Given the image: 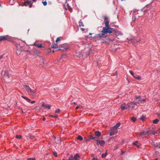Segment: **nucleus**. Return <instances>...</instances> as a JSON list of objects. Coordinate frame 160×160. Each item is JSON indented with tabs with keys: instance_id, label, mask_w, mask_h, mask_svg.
I'll return each mask as SVG.
<instances>
[{
	"instance_id": "obj_1",
	"label": "nucleus",
	"mask_w": 160,
	"mask_h": 160,
	"mask_svg": "<svg viewBox=\"0 0 160 160\" xmlns=\"http://www.w3.org/2000/svg\"><path fill=\"white\" fill-rule=\"evenodd\" d=\"M113 29L109 28H106V27H104L102 29V32H103V33L105 34H107L108 33H111L112 32V30Z\"/></svg>"
},
{
	"instance_id": "obj_2",
	"label": "nucleus",
	"mask_w": 160,
	"mask_h": 160,
	"mask_svg": "<svg viewBox=\"0 0 160 160\" xmlns=\"http://www.w3.org/2000/svg\"><path fill=\"white\" fill-rule=\"evenodd\" d=\"M2 75L4 80L8 79L9 78V74L7 70L2 71Z\"/></svg>"
},
{
	"instance_id": "obj_3",
	"label": "nucleus",
	"mask_w": 160,
	"mask_h": 160,
	"mask_svg": "<svg viewBox=\"0 0 160 160\" xmlns=\"http://www.w3.org/2000/svg\"><path fill=\"white\" fill-rule=\"evenodd\" d=\"M69 48V47L68 46L65 45H60L59 47L58 50H61L63 51H65L67 50Z\"/></svg>"
},
{
	"instance_id": "obj_4",
	"label": "nucleus",
	"mask_w": 160,
	"mask_h": 160,
	"mask_svg": "<svg viewBox=\"0 0 160 160\" xmlns=\"http://www.w3.org/2000/svg\"><path fill=\"white\" fill-rule=\"evenodd\" d=\"M37 92V90L36 89H35L34 90H32V89L31 91L29 92V93H28L32 96L33 97H35L36 96V92Z\"/></svg>"
},
{
	"instance_id": "obj_5",
	"label": "nucleus",
	"mask_w": 160,
	"mask_h": 160,
	"mask_svg": "<svg viewBox=\"0 0 160 160\" xmlns=\"http://www.w3.org/2000/svg\"><path fill=\"white\" fill-rule=\"evenodd\" d=\"M31 1H27L24 2L23 5L26 6L29 5V7L31 8L32 7V3H31Z\"/></svg>"
},
{
	"instance_id": "obj_6",
	"label": "nucleus",
	"mask_w": 160,
	"mask_h": 160,
	"mask_svg": "<svg viewBox=\"0 0 160 160\" xmlns=\"http://www.w3.org/2000/svg\"><path fill=\"white\" fill-rule=\"evenodd\" d=\"M116 131V129L113 127H112L110 129V136H112L114 134V133Z\"/></svg>"
},
{
	"instance_id": "obj_7",
	"label": "nucleus",
	"mask_w": 160,
	"mask_h": 160,
	"mask_svg": "<svg viewBox=\"0 0 160 160\" xmlns=\"http://www.w3.org/2000/svg\"><path fill=\"white\" fill-rule=\"evenodd\" d=\"M121 108L123 110H124L129 108L128 107V106L127 105V104H126L125 103L121 105Z\"/></svg>"
},
{
	"instance_id": "obj_8",
	"label": "nucleus",
	"mask_w": 160,
	"mask_h": 160,
	"mask_svg": "<svg viewBox=\"0 0 160 160\" xmlns=\"http://www.w3.org/2000/svg\"><path fill=\"white\" fill-rule=\"evenodd\" d=\"M23 86L26 91L28 92V93H29V92L31 91V88L28 85H23Z\"/></svg>"
},
{
	"instance_id": "obj_9",
	"label": "nucleus",
	"mask_w": 160,
	"mask_h": 160,
	"mask_svg": "<svg viewBox=\"0 0 160 160\" xmlns=\"http://www.w3.org/2000/svg\"><path fill=\"white\" fill-rule=\"evenodd\" d=\"M149 132V131L147 130H146V131H143L142 132H141L140 133V135L141 136H143L147 135L148 132Z\"/></svg>"
},
{
	"instance_id": "obj_10",
	"label": "nucleus",
	"mask_w": 160,
	"mask_h": 160,
	"mask_svg": "<svg viewBox=\"0 0 160 160\" xmlns=\"http://www.w3.org/2000/svg\"><path fill=\"white\" fill-rule=\"evenodd\" d=\"M42 107L45 108H48V109H50L51 108V106L50 105L45 104L43 103L42 105Z\"/></svg>"
},
{
	"instance_id": "obj_11",
	"label": "nucleus",
	"mask_w": 160,
	"mask_h": 160,
	"mask_svg": "<svg viewBox=\"0 0 160 160\" xmlns=\"http://www.w3.org/2000/svg\"><path fill=\"white\" fill-rule=\"evenodd\" d=\"M145 100L144 99L138 100L137 101V104L144 103L145 102Z\"/></svg>"
},
{
	"instance_id": "obj_12",
	"label": "nucleus",
	"mask_w": 160,
	"mask_h": 160,
	"mask_svg": "<svg viewBox=\"0 0 160 160\" xmlns=\"http://www.w3.org/2000/svg\"><path fill=\"white\" fill-rule=\"evenodd\" d=\"M98 143L101 146H103L105 144V142L104 141H98Z\"/></svg>"
},
{
	"instance_id": "obj_13",
	"label": "nucleus",
	"mask_w": 160,
	"mask_h": 160,
	"mask_svg": "<svg viewBox=\"0 0 160 160\" xmlns=\"http://www.w3.org/2000/svg\"><path fill=\"white\" fill-rule=\"evenodd\" d=\"M105 24L106 28H109L110 26L109 25V21H106L105 22Z\"/></svg>"
},
{
	"instance_id": "obj_14",
	"label": "nucleus",
	"mask_w": 160,
	"mask_h": 160,
	"mask_svg": "<svg viewBox=\"0 0 160 160\" xmlns=\"http://www.w3.org/2000/svg\"><path fill=\"white\" fill-rule=\"evenodd\" d=\"M79 157V154L77 153L75 155H74V158H73V160H78V158Z\"/></svg>"
},
{
	"instance_id": "obj_15",
	"label": "nucleus",
	"mask_w": 160,
	"mask_h": 160,
	"mask_svg": "<svg viewBox=\"0 0 160 160\" xmlns=\"http://www.w3.org/2000/svg\"><path fill=\"white\" fill-rule=\"evenodd\" d=\"M95 134L96 136L99 137L101 135V133L99 131H97L95 132Z\"/></svg>"
},
{
	"instance_id": "obj_16",
	"label": "nucleus",
	"mask_w": 160,
	"mask_h": 160,
	"mask_svg": "<svg viewBox=\"0 0 160 160\" xmlns=\"http://www.w3.org/2000/svg\"><path fill=\"white\" fill-rule=\"evenodd\" d=\"M127 105L128 106V107L129 108L133 109L134 108V107L132 105H131L130 103L127 104Z\"/></svg>"
},
{
	"instance_id": "obj_17",
	"label": "nucleus",
	"mask_w": 160,
	"mask_h": 160,
	"mask_svg": "<svg viewBox=\"0 0 160 160\" xmlns=\"http://www.w3.org/2000/svg\"><path fill=\"white\" fill-rule=\"evenodd\" d=\"M152 145L154 147H158L159 148H160V144H156L154 143H153L152 144Z\"/></svg>"
},
{
	"instance_id": "obj_18",
	"label": "nucleus",
	"mask_w": 160,
	"mask_h": 160,
	"mask_svg": "<svg viewBox=\"0 0 160 160\" xmlns=\"http://www.w3.org/2000/svg\"><path fill=\"white\" fill-rule=\"evenodd\" d=\"M22 98H23L25 99L28 102H29L31 101V100L30 99L27 98V97H26L25 96H22Z\"/></svg>"
},
{
	"instance_id": "obj_19",
	"label": "nucleus",
	"mask_w": 160,
	"mask_h": 160,
	"mask_svg": "<svg viewBox=\"0 0 160 160\" xmlns=\"http://www.w3.org/2000/svg\"><path fill=\"white\" fill-rule=\"evenodd\" d=\"M105 35L104 33H103V32H102V30L101 31V32L98 34L97 35L99 37H101L102 36Z\"/></svg>"
},
{
	"instance_id": "obj_20",
	"label": "nucleus",
	"mask_w": 160,
	"mask_h": 160,
	"mask_svg": "<svg viewBox=\"0 0 160 160\" xmlns=\"http://www.w3.org/2000/svg\"><path fill=\"white\" fill-rule=\"evenodd\" d=\"M7 38L3 36H0V41L5 40Z\"/></svg>"
},
{
	"instance_id": "obj_21",
	"label": "nucleus",
	"mask_w": 160,
	"mask_h": 160,
	"mask_svg": "<svg viewBox=\"0 0 160 160\" xmlns=\"http://www.w3.org/2000/svg\"><path fill=\"white\" fill-rule=\"evenodd\" d=\"M120 123L119 122H118L115 126H114L113 127L116 129L117 128H118L120 126Z\"/></svg>"
},
{
	"instance_id": "obj_22",
	"label": "nucleus",
	"mask_w": 160,
	"mask_h": 160,
	"mask_svg": "<svg viewBox=\"0 0 160 160\" xmlns=\"http://www.w3.org/2000/svg\"><path fill=\"white\" fill-rule=\"evenodd\" d=\"M89 139H93L95 140H97V138L94 136H93L91 135L89 137Z\"/></svg>"
},
{
	"instance_id": "obj_23",
	"label": "nucleus",
	"mask_w": 160,
	"mask_h": 160,
	"mask_svg": "<svg viewBox=\"0 0 160 160\" xmlns=\"http://www.w3.org/2000/svg\"><path fill=\"white\" fill-rule=\"evenodd\" d=\"M159 121V120L158 119H156L153 120V122L154 124H157Z\"/></svg>"
},
{
	"instance_id": "obj_24",
	"label": "nucleus",
	"mask_w": 160,
	"mask_h": 160,
	"mask_svg": "<svg viewBox=\"0 0 160 160\" xmlns=\"http://www.w3.org/2000/svg\"><path fill=\"white\" fill-rule=\"evenodd\" d=\"M77 139L80 141H82L83 140V138L80 135L78 136Z\"/></svg>"
},
{
	"instance_id": "obj_25",
	"label": "nucleus",
	"mask_w": 160,
	"mask_h": 160,
	"mask_svg": "<svg viewBox=\"0 0 160 160\" xmlns=\"http://www.w3.org/2000/svg\"><path fill=\"white\" fill-rule=\"evenodd\" d=\"M108 155V153L107 152H106L104 154H102V158H104L106 156Z\"/></svg>"
},
{
	"instance_id": "obj_26",
	"label": "nucleus",
	"mask_w": 160,
	"mask_h": 160,
	"mask_svg": "<svg viewBox=\"0 0 160 160\" xmlns=\"http://www.w3.org/2000/svg\"><path fill=\"white\" fill-rule=\"evenodd\" d=\"M133 77L136 79L138 80H140L141 79V77L139 76H138V77L133 76Z\"/></svg>"
},
{
	"instance_id": "obj_27",
	"label": "nucleus",
	"mask_w": 160,
	"mask_h": 160,
	"mask_svg": "<svg viewBox=\"0 0 160 160\" xmlns=\"http://www.w3.org/2000/svg\"><path fill=\"white\" fill-rule=\"evenodd\" d=\"M145 116H144V115H142L141 117L140 118V119L141 120H142V121H143L145 118Z\"/></svg>"
},
{
	"instance_id": "obj_28",
	"label": "nucleus",
	"mask_w": 160,
	"mask_h": 160,
	"mask_svg": "<svg viewBox=\"0 0 160 160\" xmlns=\"http://www.w3.org/2000/svg\"><path fill=\"white\" fill-rule=\"evenodd\" d=\"M27 138H30L31 139H33L34 138V137L31 135H28L27 136Z\"/></svg>"
},
{
	"instance_id": "obj_29",
	"label": "nucleus",
	"mask_w": 160,
	"mask_h": 160,
	"mask_svg": "<svg viewBox=\"0 0 160 160\" xmlns=\"http://www.w3.org/2000/svg\"><path fill=\"white\" fill-rule=\"evenodd\" d=\"M79 26L80 27H84V25L83 24L82 22H79Z\"/></svg>"
},
{
	"instance_id": "obj_30",
	"label": "nucleus",
	"mask_w": 160,
	"mask_h": 160,
	"mask_svg": "<svg viewBox=\"0 0 160 160\" xmlns=\"http://www.w3.org/2000/svg\"><path fill=\"white\" fill-rule=\"evenodd\" d=\"M130 103L131 104V105H137V102H134L133 101L132 102Z\"/></svg>"
},
{
	"instance_id": "obj_31",
	"label": "nucleus",
	"mask_w": 160,
	"mask_h": 160,
	"mask_svg": "<svg viewBox=\"0 0 160 160\" xmlns=\"http://www.w3.org/2000/svg\"><path fill=\"white\" fill-rule=\"evenodd\" d=\"M131 120L133 122H135L136 120V118L134 117H132V118H131Z\"/></svg>"
},
{
	"instance_id": "obj_32",
	"label": "nucleus",
	"mask_w": 160,
	"mask_h": 160,
	"mask_svg": "<svg viewBox=\"0 0 160 160\" xmlns=\"http://www.w3.org/2000/svg\"><path fill=\"white\" fill-rule=\"evenodd\" d=\"M16 138L18 139H21L22 138V136L21 135H17Z\"/></svg>"
},
{
	"instance_id": "obj_33",
	"label": "nucleus",
	"mask_w": 160,
	"mask_h": 160,
	"mask_svg": "<svg viewBox=\"0 0 160 160\" xmlns=\"http://www.w3.org/2000/svg\"><path fill=\"white\" fill-rule=\"evenodd\" d=\"M60 38H60V37L58 38H57L56 40V43H57L59 41H60V40H61Z\"/></svg>"
},
{
	"instance_id": "obj_34",
	"label": "nucleus",
	"mask_w": 160,
	"mask_h": 160,
	"mask_svg": "<svg viewBox=\"0 0 160 160\" xmlns=\"http://www.w3.org/2000/svg\"><path fill=\"white\" fill-rule=\"evenodd\" d=\"M67 160H73V158L72 155Z\"/></svg>"
},
{
	"instance_id": "obj_35",
	"label": "nucleus",
	"mask_w": 160,
	"mask_h": 160,
	"mask_svg": "<svg viewBox=\"0 0 160 160\" xmlns=\"http://www.w3.org/2000/svg\"><path fill=\"white\" fill-rule=\"evenodd\" d=\"M37 47L39 48L42 47V44H38L37 45Z\"/></svg>"
},
{
	"instance_id": "obj_36",
	"label": "nucleus",
	"mask_w": 160,
	"mask_h": 160,
	"mask_svg": "<svg viewBox=\"0 0 160 160\" xmlns=\"http://www.w3.org/2000/svg\"><path fill=\"white\" fill-rule=\"evenodd\" d=\"M103 18L104 19V21H107V20H108V17H106V16H104L103 17Z\"/></svg>"
},
{
	"instance_id": "obj_37",
	"label": "nucleus",
	"mask_w": 160,
	"mask_h": 160,
	"mask_svg": "<svg viewBox=\"0 0 160 160\" xmlns=\"http://www.w3.org/2000/svg\"><path fill=\"white\" fill-rule=\"evenodd\" d=\"M57 44L56 45V46H54V45H53L51 46V48H58V47L57 46Z\"/></svg>"
},
{
	"instance_id": "obj_38",
	"label": "nucleus",
	"mask_w": 160,
	"mask_h": 160,
	"mask_svg": "<svg viewBox=\"0 0 160 160\" xmlns=\"http://www.w3.org/2000/svg\"><path fill=\"white\" fill-rule=\"evenodd\" d=\"M42 3L44 6H46L47 4V2L46 1L42 2Z\"/></svg>"
},
{
	"instance_id": "obj_39",
	"label": "nucleus",
	"mask_w": 160,
	"mask_h": 160,
	"mask_svg": "<svg viewBox=\"0 0 160 160\" xmlns=\"http://www.w3.org/2000/svg\"><path fill=\"white\" fill-rule=\"evenodd\" d=\"M53 155L54 156L56 157H57V154L56 152H54L53 153Z\"/></svg>"
},
{
	"instance_id": "obj_40",
	"label": "nucleus",
	"mask_w": 160,
	"mask_h": 160,
	"mask_svg": "<svg viewBox=\"0 0 160 160\" xmlns=\"http://www.w3.org/2000/svg\"><path fill=\"white\" fill-rule=\"evenodd\" d=\"M129 72L132 76H134V73L132 71H129Z\"/></svg>"
},
{
	"instance_id": "obj_41",
	"label": "nucleus",
	"mask_w": 160,
	"mask_h": 160,
	"mask_svg": "<svg viewBox=\"0 0 160 160\" xmlns=\"http://www.w3.org/2000/svg\"><path fill=\"white\" fill-rule=\"evenodd\" d=\"M60 109H58L55 111V112L56 113H59L60 112Z\"/></svg>"
},
{
	"instance_id": "obj_42",
	"label": "nucleus",
	"mask_w": 160,
	"mask_h": 160,
	"mask_svg": "<svg viewBox=\"0 0 160 160\" xmlns=\"http://www.w3.org/2000/svg\"><path fill=\"white\" fill-rule=\"evenodd\" d=\"M140 96H135V98L137 99H139L140 98Z\"/></svg>"
},
{
	"instance_id": "obj_43",
	"label": "nucleus",
	"mask_w": 160,
	"mask_h": 160,
	"mask_svg": "<svg viewBox=\"0 0 160 160\" xmlns=\"http://www.w3.org/2000/svg\"><path fill=\"white\" fill-rule=\"evenodd\" d=\"M83 27H80L81 28V29L82 30V31H84L85 30V28H84Z\"/></svg>"
},
{
	"instance_id": "obj_44",
	"label": "nucleus",
	"mask_w": 160,
	"mask_h": 160,
	"mask_svg": "<svg viewBox=\"0 0 160 160\" xmlns=\"http://www.w3.org/2000/svg\"><path fill=\"white\" fill-rule=\"evenodd\" d=\"M138 142V141H136L134 143V144L135 145H136V146H137V144Z\"/></svg>"
},
{
	"instance_id": "obj_45",
	"label": "nucleus",
	"mask_w": 160,
	"mask_h": 160,
	"mask_svg": "<svg viewBox=\"0 0 160 160\" xmlns=\"http://www.w3.org/2000/svg\"><path fill=\"white\" fill-rule=\"evenodd\" d=\"M92 160H99L97 158H93L92 159Z\"/></svg>"
},
{
	"instance_id": "obj_46",
	"label": "nucleus",
	"mask_w": 160,
	"mask_h": 160,
	"mask_svg": "<svg viewBox=\"0 0 160 160\" xmlns=\"http://www.w3.org/2000/svg\"><path fill=\"white\" fill-rule=\"evenodd\" d=\"M118 148V146L117 145H116L115 146V149H114V150L117 149Z\"/></svg>"
},
{
	"instance_id": "obj_47",
	"label": "nucleus",
	"mask_w": 160,
	"mask_h": 160,
	"mask_svg": "<svg viewBox=\"0 0 160 160\" xmlns=\"http://www.w3.org/2000/svg\"><path fill=\"white\" fill-rule=\"evenodd\" d=\"M35 101H32L31 102V103H32V104H33V103H35Z\"/></svg>"
},
{
	"instance_id": "obj_48",
	"label": "nucleus",
	"mask_w": 160,
	"mask_h": 160,
	"mask_svg": "<svg viewBox=\"0 0 160 160\" xmlns=\"http://www.w3.org/2000/svg\"><path fill=\"white\" fill-rule=\"evenodd\" d=\"M124 153H125L124 152L122 151H121V154L122 155Z\"/></svg>"
},
{
	"instance_id": "obj_49",
	"label": "nucleus",
	"mask_w": 160,
	"mask_h": 160,
	"mask_svg": "<svg viewBox=\"0 0 160 160\" xmlns=\"http://www.w3.org/2000/svg\"><path fill=\"white\" fill-rule=\"evenodd\" d=\"M79 107L78 106H77L75 108L76 109H77L79 108Z\"/></svg>"
},
{
	"instance_id": "obj_50",
	"label": "nucleus",
	"mask_w": 160,
	"mask_h": 160,
	"mask_svg": "<svg viewBox=\"0 0 160 160\" xmlns=\"http://www.w3.org/2000/svg\"><path fill=\"white\" fill-rule=\"evenodd\" d=\"M76 104V103L75 102H71V104Z\"/></svg>"
},
{
	"instance_id": "obj_51",
	"label": "nucleus",
	"mask_w": 160,
	"mask_h": 160,
	"mask_svg": "<svg viewBox=\"0 0 160 160\" xmlns=\"http://www.w3.org/2000/svg\"><path fill=\"white\" fill-rule=\"evenodd\" d=\"M36 53H37V54L39 53V52L38 51H37V50H36Z\"/></svg>"
},
{
	"instance_id": "obj_52",
	"label": "nucleus",
	"mask_w": 160,
	"mask_h": 160,
	"mask_svg": "<svg viewBox=\"0 0 160 160\" xmlns=\"http://www.w3.org/2000/svg\"><path fill=\"white\" fill-rule=\"evenodd\" d=\"M45 119H46V118H43V120L44 121H45Z\"/></svg>"
},
{
	"instance_id": "obj_53",
	"label": "nucleus",
	"mask_w": 160,
	"mask_h": 160,
	"mask_svg": "<svg viewBox=\"0 0 160 160\" xmlns=\"http://www.w3.org/2000/svg\"><path fill=\"white\" fill-rule=\"evenodd\" d=\"M35 46H37V45L38 44H36V43H34V44H33Z\"/></svg>"
},
{
	"instance_id": "obj_54",
	"label": "nucleus",
	"mask_w": 160,
	"mask_h": 160,
	"mask_svg": "<svg viewBox=\"0 0 160 160\" xmlns=\"http://www.w3.org/2000/svg\"><path fill=\"white\" fill-rule=\"evenodd\" d=\"M31 159H32V158H28L27 160H31Z\"/></svg>"
},
{
	"instance_id": "obj_55",
	"label": "nucleus",
	"mask_w": 160,
	"mask_h": 160,
	"mask_svg": "<svg viewBox=\"0 0 160 160\" xmlns=\"http://www.w3.org/2000/svg\"><path fill=\"white\" fill-rule=\"evenodd\" d=\"M31 160H35V158H32Z\"/></svg>"
},
{
	"instance_id": "obj_56",
	"label": "nucleus",
	"mask_w": 160,
	"mask_h": 160,
	"mask_svg": "<svg viewBox=\"0 0 160 160\" xmlns=\"http://www.w3.org/2000/svg\"><path fill=\"white\" fill-rule=\"evenodd\" d=\"M33 1H34V2H36L37 1V0H32Z\"/></svg>"
},
{
	"instance_id": "obj_57",
	"label": "nucleus",
	"mask_w": 160,
	"mask_h": 160,
	"mask_svg": "<svg viewBox=\"0 0 160 160\" xmlns=\"http://www.w3.org/2000/svg\"><path fill=\"white\" fill-rule=\"evenodd\" d=\"M50 116H51V117H53V116L52 115H50Z\"/></svg>"
},
{
	"instance_id": "obj_58",
	"label": "nucleus",
	"mask_w": 160,
	"mask_h": 160,
	"mask_svg": "<svg viewBox=\"0 0 160 160\" xmlns=\"http://www.w3.org/2000/svg\"><path fill=\"white\" fill-rule=\"evenodd\" d=\"M89 34L91 35H92V33H89Z\"/></svg>"
},
{
	"instance_id": "obj_59",
	"label": "nucleus",
	"mask_w": 160,
	"mask_h": 160,
	"mask_svg": "<svg viewBox=\"0 0 160 160\" xmlns=\"http://www.w3.org/2000/svg\"><path fill=\"white\" fill-rule=\"evenodd\" d=\"M51 52H54V50H52V51Z\"/></svg>"
},
{
	"instance_id": "obj_60",
	"label": "nucleus",
	"mask_w": 160,
	"mask_h": 160,
	"mask_svg": "<svg viewBox=\"0 0 160 160\" xmlns=\"http://www.w3.org/2000/svg\"><path fill=\"white\" fill-rule=\"evenodd\" d=\"M154 160H158V159L157 158H156Z\"/></svg>"
},
{
	"instance_id": "obj_61",
	"label": "nucleus",
	"mask_w": 160,
	"mask_h": 160,
	"mask_svg": "<svg viewBox=\"0 0 160 160\" xmlns=\"http://www.w3.org/2000/svg\"><path fill=\"white\" fill-rule=\"evenodd\" d=\"M57 116H55V117H54V118H56V117H57Z\"/></svg>"
},
{
	"instance_id": "obj_62",
	"label": "nucleus",
	"mask_w": 160,
	"mask_h": 160,
	"mask_svg": "<svg viewBox=\"0 0 160 160\" xmlns=\"http://www.w3.org/2000/svg\"><path fill=\"white\" fill-rule=\"evenodd\" d=\"M92 157H94V155H92Z\"/></svg>"
},
{
	"instance_id": "obj_63",
	"label": "nucleus",
	"mask_w": 160,
	"mask_h": 160,
	"mask_svg": "<svg viewBox=\"0 0 160 160\" xmlns=\"http://www.w3.org/2000/svg\"><path fill=\"white\" fill-rule=\"evenodd\" d=\"M72 9V8H70V10H71Z\"/></svg>"
},
{
	"instance_id": "obj_64",
	"label": "nucleus",
	"mask_w": 160,
	"mask_h": 160,
	"mask_svg": "<svg viewBox=\"0 0 160 160\" xmlns=\"http://www.w3.org/2000/svg\"><path fill=\"white\" fill-rule=\"evenodd\" d=\"M159 117H160V113L159 114Z\"/></svg>"
}]
</instances>
